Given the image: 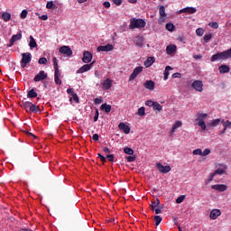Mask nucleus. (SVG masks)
<instances>
[{
	"mask_svg": "<svg viewBox=\"0 0 231 231\" xmlns=\"http://www.w3.org/2000/svg\"><path fill=\"white\" fill-rule=\"evenodd\" d=\"M147 23L142 18H133L130 20L129 29L134 30L135 28H145Z\"/></svg>",
	"mask_w": 231,
	"mask_h": 231,
	"instance_id": "2",
	"label": "nucleus"
},
{
	"mask_svg": "<svg viewBox=\"0 0 231 231\" xmlns=\"http://www.w3.org/2000/svg\"><path fill=\"white\" fill-rule=\"evenodd\" d=\"M210 154V149L207 148L202 152V156H208Z\"/></svg>",
	"mask_w": 231,
	"mask_h": 231,
	"instance_id": "57",
	"label": "nucleus"
},
{
	"mask_svg": "<svg viewBox=\"0 0 231 231\" xmlns=\"http://www.w3.org/2000/svg\"><path fill=\"white\" fill-rule=\"evenodd\" d=\"M150 207L155 214H162L163 212V206H160V199H156L155 200H152Z\"/></svg>",
	"mask_w": 231,
	"mask_h": 231,
	"instance_id": "3",
	"label": "nucleus"
},
{
	"mask_svg": "<svg viewBox=\"0 0 231 231\" xmlns=\"http://www.w3.org/2000/svg\"><path fill=\"white\" fill-rule=\"evenodd\" d=\"M138 116H145V107L141 106L137 111Z\"/></svg>",
	"mask_w": 231,
	"mask_h": 231,
	"instance_id": "38",
	"label": "nucleus"
},
{
	"mask_svg": "<svg viewBox=\"0 0 231 231\" xmlns=\"http://www.w3.org/2000/svg\"><path fill=\"white\" fill-rule=\"evenodd\" d=\"M54 77H60V69H59V67L54 68Z\"/></svg>",
	"mask_w": 231,
	"mask_h": 231,
	"instance_id": "54",
	"label": "nucleus"
},
{
	"mask_svg": "<svg viewBox=\"0 0 231 231\" xmlns=\"http://www.w3.org/2000/svg\"><path fill=\"white\" fill-rule=\"evenodd\" d=\"M29 46L31 50H33V48H37V42L35 41V38H33L32 35L29 37Z\"/></svg>",
	"mask_w": 231,
	"mask_h": 231,
	"instance_id": "26",
	"label": "nucleus"
},
{
	"mask_svg": "<svg viewBox=\"0 0 231 231\" xmlns=\"http://www.w3.org/2000/svg\"><path fill=\"white\" fill-rule=\"evenodd\" d=\"M196 33L197 35H199V37H203V33H205V30H203V28H198L196 30Z\"/></svg>",
	"mask_w": 231,
	"mask_h": 231,
	"instance_id": "46",
	"label": "nucleus"
},
{
	"mask_svg": "<svg viewBox=\"0 0 231 231\" xmlns=\"http://www.w3.org/2000/svg\"><path fill=\"white\" fill-rule=\"evenodd\" d=\"M226 59H231V48L227 51L214 54L210 60L211 62H216V60H226Z\"/></svg>",
	"mask_w": 231,
	"mask_h": 231,
	"instance_id": "1",
	"label": "nucleus"
},
{
	"mask_svg": "<svg viewBox=\"0 0 231 231\" xmlns=\"http://www.w3.org/2000/svg\"><path fill=\"white\" fill-rule=\"evenodd\" d=\"M118 129H120V131H123V133H125V134H129L131 133V127H129V125H125V123H120L118 125Z\"/></svg>",
	"mask_w": 231,
	"mask_h": 231,
	"instance_id": "14",
	"label": "nucleus"
},
{
	"mask_svg": "<svg viewBox=\"0 0 231 231\" xmlns=\"http://www.w3.org/2000/svg\"><path fill=\"white\" fill-rule=\"evenodd\" d=\"M191 88H193V89H195V91H198L199 93H203V81H193V83L191 84Z\"/></svg>",
	"mask_w": 231,
	"mask_h": 231,
	"instance_id": "7",
	"label": "nucleus"
},
{
	"mask_svg": "<svg viewBox=\"0 0 231 231\" xmlns=\"http://www.w3.org/2000/svg\"><path fill=\"white\" fill-rule=\"evenodd\" d=\"M175 28L174 23H166V30H168V32H174Z\"/></svg>",
	"mask_w": 231,
	"mask_h": 231,
	"instance_id": "37",
	"label": "nucleus"
},
{
	"mask_svg": "<svg viewBox=\"0 0 231 231\" xmlns=\"http://www.w3.org/2000/svg\"><path fill=\"white\" fill-rule=\"evenodd\" d=\"M46 8L49 10H55L56 6L53 5V1L47 2Z\"/></svg>",
	"mask_w": 231,
	"mask_h": 231,
	"instance_id": "39",
	"label": "nucleus"
},
{
	"mask_svg": "<svg viewBox=\"0 0 231 231\" xmlns=\"http://www.w3.org/2000/svg\"><path fill=\"white\" fill-rule=\"evenodd\" d=\"M162 217L160 216H155L154 217V221H155V226H158L160 225V223H162Z\"/></svg>",
	"mask_w": 231,
	"mask_h": 231,
	"instance_id": "41",
	"label": "nucleus"
},
{
	"mask_svg": "<svg viewBox=\"0 0 231 231\" xmlns=\"http://www.w3.org/2000/svg\"><path fill=\"white\" fill-rule=\"evenodd\" d=\"M144 88L146 89H149L150 91H152L154 89V86L155 83L152 80H147L144 84H143Z\"/></svg>",
	"mask_w": 231,
	"mask_h": 231,
	"instance_id": "21",
	"label": "nucleus"
},
{
	"mask_svg": "<svg viewBox=\"0 0 231 231\" xmlns=\"http://www.w3.org/2000/svg\"><path fill=\"white\" fill-rule=\"evenodd\" d=\"M213 190H217L218 192H225L228 189V187L225 184H215L211 186Z\"/></svg>",
	"mask_w": 231,
	"mask_h": 231,
	"instance_id": "13",
	"label": "nucleus"
},
{
	"mask_svg": "<svg viewBox=\"0 0 231 231\" xmlns=\"http://www.w3.org/2000/svg\"><path fill=\"white\" fill-rule=\"evenodd\" d=\"M59 52L61 53V55H64V57H71L73 55V51L69 46L63 45L59 49Z\"/></svg>",
	"mask_w": 231,
	"mask_h": 231,
	"instance_id": "6",
	"label": "nucleus"
},
{
	"mask_svg": "<svg viewBox=\"0 0 231 231\" xmlns=\"http://www.w3.org/2000/svg\"><path fill=\"white\" fill-rule=\"evenodd\" d=\"M60 76H54L55 84H57L58 86H60V84H62V80H60Z\"/></svg>",
	"mask_w": 231,
	"mask_h": 231,
	"instance_id": "49",
	"label": "nucleus"
},
{
	"mask_svg": "<svg viewBox=\"0 0 231 231\" xmlns=\"http://www.w3.org/2000/svg\"><path fill=\"white\" fill-rule=\"evenodd\" d=\"M98 116H99L98 109H97L95 116H94V122H97L98 121Z\"/></svg>",
	"mask_w": 231,
	"mask_h": 231,
	"instance_id": "61",
	"label": "nucleus"
},
{
	"mask_svg": "<svg viewBox=\"0 0 231 231\" xmlns=\"http://www.w3.org/2000/svg\"><path fill=\"white\" fill-rule=\"evenodd\" d=\"M111 108H112L111 105H107L106 103L102 104L100 106V110L105 111V113H111Z\"/></svg>",
	"mask_w": 231,
	"mask_h": 231,
	"instance_id": "23",
	"label": "nucleus"
},
{
	"mask_svg": "<svg viewBox=\"0 0 231 231\" xmlns=\"http://www.w3.org/2000/svg\"><path fill=\"white\" fill-rule=\"evenodd\" d=\"M93 59V54L89 51H84L83 52V58L82 60L85 62V64H89V61L92 60Z\"/></svg>",
	"mask_w": 231,
	"mask_h": 231,
	"instance_id": "15",
	"label": "nucleus"
},
{
	"mask_svg": "<svg viewBox=\"0 0 231 231\" xmlns=\"http://www.w3.org/2000/svg\"><path fill=\"white\" fill-rule=\"evenodd\" d=\"M199 127H201V129L203 131H205V129H207V125L205 124V121H199Z\"/></svg>",
	"mask_w": 231,
	"mask_h": 231,
	"instance_id": "51",
	"label": "nucleus"
},
{
	"mask_svg": "<svg viewBox=\"0 0 231 231\" xmlns=\"http://www.w3.org/2000/svg\"><path fill=\"white\" fill-rule=\"evenodd\" d=\"M2 19L5 21V23H8V21L12 19V14H10V13L5 12L2 14Z\"/></svg>",
	"mask_w": 231,
	"mask_h": 231,
	"instance_id": "29",
	"label": "nucleus"
},
{
	"mask_svg": "<svg viewBox=\"0 0 231 231\" xmlns=\"http://www.w3.org/2000/svg\"><path fill=\"white\" fill-rule=\"evenodd\" d=\"M21 19H26L28 17V10L23 9L20 14Z\"/></svg>",
	"mask_w": 231,
	"mask_h": 231,
	"instance_id": "45",
	"label": "nucleus"
},
{
	"mask_svg": "<svg viewBox=\"0 0 231 231\" xmlns=\"http://www.w3.org/2000/svg\"><path fill=\"white\" fill-rule=\"evenodd\" d=\"M172 70V67L171 66H166L165 70H164V77L163 79L164 80H169V71Z\"/></svg>",
	"mask_w": 231,
	"mask_h": 231,
	"instance_id": "30",
	"label": "nucleus"
},
{
	"mask_svg": "<svg viewBox=\"0 0 231 231\" xmlns=\"http://www.w3.org/2000/svg\"><path fill=\"white\" fill-rule=\"evenodd\" d=\"M112 87H113V79H106L102 83L103 91H107V89H111Z\"/></svg>",
	"mask_w": 231,
	"mask_h": 231,
	"instance_id": "11",
	"label": "nucleus"
},
{
	"mask_svg": "<svg viewBox=\"0 0 231 231\" xmlns=\"http://www.w3.org/2000/svg\"><path fill=\"white\" fill-rule=\"evenodd\" d=\"M219 72L224 75V73H229L230 72V67L227 65H221L219 67Z\"/></svg>",
	"mask_w": 231,
	"mask_h": 231,
	"instance_id": "25",
	"label": "nucleus"
},
{
	"mask_svg": "<svg viewBox=\"0 0 231 231\" xmlns=\"http://www.w3.org/2000/svg\"><path fill=\"white\" fill-rule=\"evenodd\" d=\"M38 64H48V60L45 57L40 58Z\"/></svg>",
	"mask_w": 231,
	"mask_h": 231,
	"instance_id": "48",
	"label": "nucleus"
},
{
	"mask_svg": "<svg viewBox=\"0 0 231 231\" xmlns=\"http://www.w3.org/2000/svg\"><path fill=\"white\" fill-rule=\"evenodd\" d=\"M37 92H35V89L32 88L27 92V98H37Z\"/></svg>",
	"mask_w": 231,
	"mask_h": 231,
	"instance_id": "27",
	"label": "nucleus"
},
{
	"mask_svg": "<svg viewBox=\"0 0 231 231\" xmlns=\"http://www.w3.org/2000/svg\"><path fill=\"white\" fill-rule=\"evenodd\" d=\"M68 95H70L69 102L70 104L74 101L75 104H80V99L79 98V95L75 93V89L73 88H68L67 89Z\"/></svg>",
	"mask_w": 231,
	"mask_h": 231,
	"instance_id": "5",
	"label": "nucleus"
},
{
	"mask_svg": "<svg viewBox=\"0 0 231 231\" xmlns=\"http://www.w3.org/2000/svg\"><path fill=\"white\" fill-rule=\"evenodd\" d=\"M183 201H185V195H181V196L178 197L176 199V203H178V204L183 203Z\"/></svg>",
	"mask_w": 231,
	"mask_h": 231,
	"instance_id": "47",
	"label": "nucleus"
},
{
	"mask_svg": "<svg viewBox=\"0 0 231 231\" xmlns=\"http://www.w3.org/2000/svg\"><path fill=\"white\" fill-rule=\"evenodd\" d=\"M204 42H208L212 40V33L205 34L203 37Z\"/></svg>",
	"mask_w": 231,
	"mask_h": 231,
	"instance_id": "42",
	"label": "nucleus"
},
{
	"mask_svg": "<svg viewBox=\"0 0 231 231\" xmlns=\"http://www.w3.org/2000/svg\"><path fill=\"white\" fill-rule=\"evenodd\" d=\"M223 127L225 128V131H226V129H230L231 122L229 120H226V122L223 123Z\"/></svg>",
	"mask_w": 231,
	"mask_h": 231,
	"instance_id": "44",
	"label": "nucleus"
},
{
	"mask_svg": "<svg viewBox=\"0 0 231 231\" xmlns=\"http://www.w3.org/2000/svg\"><path fill=\"white\" fill-rule=\"evenodd\" d=\"M153 109L154 111H162L163 109V106H162V105H160V103L155 102L153 103Z\"/></svg>",
	"mask_w": 231,
	"mask_h": 231,
	"instance_id": "35",
	"label": "nucleus"
},
{
	"mask_svg": "<svg viewBox=\"0 0 231 231\" xmlns=\"http://www.w3.org/2000/svg\"><path fill=\"white\" fill-rule=\"evenodd\" d=\"M177 50L176 45H168L166 47V52L168 53V55H172V53H174Z\"/></svg>",
	"mask_w": 231,
	"mask_h": 231,
	"instance_id": "24",
	"label": "nucleus"
},
{
	"mask_svg": "<svg viewBox=\"0 0 231 231\" xmlns=\"http://www.w3.org/2000/svg\"><path fill=\"white\" fill-rule=\"evenodd\" d=\"M142 71H143V67H136L134 71L131 73L130 77H129V81L131 80H134V79H136L139 75V73H141Z\"/></svg>",
	"mask_w": 231,
	"mask_h": 231,
	"instance_id": "10",
	"label": "nucleus"
},
{
	"mask_svg": "<svg viewBox=\"0 0 231 231\" xmlns=\"http://www.w3.org/2000/svg\"><path fill=\"white\" fill-rule=\"evenodd\" d=\"M106 158H107L108 162H115V155H113V154L106 155Z\"/></svg>",
	"mask_w": 231,
	"mask_h": 231,
	"instance_id": "60",
	"label": "nucleus"
},
{
	"mask_svg": "<svg viewBox=\"0 0 231 231\" xmlns=\"http://www.w3.org/2000/svg\"><path fill=\"white\" fill-rule=\"evenodd\" d=\"M220 124H221V119L217 118V119L211 120L209 123V125L211 127H217V125H219Z\"/></svg>",
	"mask_w": 231,
	"mask_h": 231,
	"instance_id": "32",
	"label": "nucleus"
},
{
	"mask_svg": "<svg viewBox=\"0 0 231 231\" xmlns=\"http://www.w3.org/2000/svg\"><path fill=\"white\" fill-rule=\"evenodd\" d=\"M32 103L30 101H23L22 106L28 112L32 107Z\"/></svg>",
	"mask_w": 231,
	"mask_h": 231,
	"instance_id": "28",
	"label": "nucleus"
},
{
	"mask_svg": "<svg viewBox=\"0 0 231 231\" xmlns=\"http://www.w3.org/2000/svg\"><path fill=\"white\" fill-rule=\"evenodd\" d=\"M94 104H97V105L102 104V99H101V98H98V97L95 98V99H94Z\"/></svg>",
	"mask_w": 231,
	"mask_h": 231,
	"instance_id": "63",
	"label": "nucleus"
},
{
	"mask_svg": "<svg viewBox=\"0 0 231 231\" xmlns=\"http://www.w3.org/2000/svg\"><path fill=\"white\" fill-rule=\"evenodd\" d=\"M196 12H198V9H196L195 7H186L183 9H180L179 14H196Z\"/></svg>",
	"mask_w": 231,
	"mask_h": 231,
	"instance_id": "17",
	"label": "nucleus"
},
{
	"mask_svg": "<svg viewBox=\"0 0 231 231\" xmlns=\"http://www.w3.org/2000/svg\"><path fill=\"white\" fill-rule=\"evenodd\" d=\"M94 64H95V62H91L90 64L83 65L81 68H79L77 70V73H86V71H89L91 69V68H93Z\"/></svg>",
	"mask_w": 231,
	"mask_h": 231,
	"instance_id": "12",
	"label": "nucleus"
},
{
	"mask_svg": "<svg viewBox=\"0 0 231 231\" xmlns=\"http://www.w3.org/2000/svg\"><path fill=\"white\" fill-rule=\"evenodd\" d=\"M172 79H181V73L180 72L173 73Z\"/></svg>",
	"mask_w": 231,
	"mask_h": 231,
	"instance_id": "59",
	"label": "nucleus"
},
{
	"mask_svg": "<svg viewBox=\"0 0 231 231\" xmlns=\"http://www.w3.org/2000/svg\"><path fill=\"white\" fill-rule=\"evenodd\" d=\"M48 79V73H45L44 70H41L33 79L34 82H42Z\"/></svg>",
	"mask_w": 231,
	"mask_h": 231,
	"instance_id": "9",
	"label": "nucleus"
},
{
	"mask_svg": "<svg viewBox=\"0 0 231 231\" xmlns=\"http://www.w3.org/2000/svg\"><path fill=\"white\" fill-rule=\"evenodd\" d=\"M100 137L98 136V134H93V136H92V140H94V142H98V139H99Z\"/></svg>",
	"mask_w": 231,
	"mask_h": 231,
	"instance_id": "62",
	"label": "nucleus"
},
{
	"mask_svg": "<svg viewBox=\"0 0 231 231\" xmlns=\"http://www.w3.org/2000/svg\"><path fill=\"white\" fill-rule=\"evenodd\" d=\"M159 14L162 17H167V14L165 13V6L162 5L159 8Z\"/></svg>",
	"mask_w": 231,
	"mask_h": 231,
	"instance_id": "36",
	"label": "nucleus"
},
{
	"mask_svg": "<svg viewBox=\"0 0 231 231\" xmlns=\"http://www.w3.org/2000/svg\"><path fill=\"white\" fill-rule=\"evenodd\" d=\"M124 152L125 154H128L129 156H133V154H134V150H133L132 148L126 147L124 149Z\"/></svg>",
	"mask_w": 231,
	"mask_h": 231,
	"instance_id": "34",
	"label": "nucleus"
},
{
	"mask_svg": "<svg viewBox=\"0 0 231 231\" xmlns=\"http://www.w3.org/2000/svg\"><path fill=\"white\" fill-rule=\"evenodd\" d=\"M219 216H221V210L219 209H213L211 210L210 214H209V217L210 219H217V217H219Z\"/></svg>",
	"mask_w": 231,
	"mask_h": 231,
	"instance_id": "20",
	"label": "nucleus"
},
{
	"mask_svg": "<svg viewBox=\"0 0 231 231\" xmlns=\"http://www.w3.org/2000/svg\"><path fill=\"white\" fill-rule=\"evenodd\" d=\"M113 45L106 44V45H100L97 47V51H113Z\"/></svg>",
	"mask_w": 231,
	"mask_h": 231,
	"instance_id": "18",
	"label": "nucleus"
},
{
	"mask_svg": "<svg viewBox=\"0 0 231 231\" xmlns=\"http://www.w3.org/2000/svg\"><path fill=\"white\" fill-rule=\"evenodd\" d=\"M32 62V53L30 52H24L22 54V60H21V68H26L28 64Z\"/></svg>",
	"mask_w": 231,
	"mask_h": 231,
	"instance_id": "4",
	"label": "nucleus"
},
{
	"mask_svg": "<svg viewBox=\"0 0 231 231\" xmlns=\"http://www.w3.org/2000/svg\"><path fill=\"white\" fill-rule=\"evenodd\" d=\"M209 26L211 28H214L215 30H217L219 28V23H217V22H212L209 23Z\"/></svg>",
	"mask_w": 231,
	"mask_h": 231,
	"instance_id": "50",
	"label": "nucleus"
},
{
	"mask_svg": "<svg viewBox=\"0 0 231 231\" xmlns=\"http://www.w3.org/2000/svg\"><path fill=\"white\" fill-rule=\"evenodd\" d=\"M39 111H41V108L39 107V106L32 103V105L31 106V109L27 110V113L37 114V113H39Z\"/></svg>",
	"mask_w": 231,
	"mask_h": 231,
	"instance_id": "22",
	"label": "nucleus"
},
{
	"mask_svg": "<svg viewBox=\"0 0 231 231\" xmlns=\"http://www.w3.org/2000/svg\"><path fill=\"white\" fill-rule=\"evenodd\" d=\"M126 162H128L129 163L135 162L136 160V156H127L126 158Z\"/></svg>",
	"mask_w": 231,
	"mask_h": 231,
	"instance_id": "53",
	"label": "nucleus"
},
{
	"mask_svg": "<svg viewBox=\"0 0 231 231\" xmlns=\"http://www.w3.org/2000/svg\"><path fill=\"white\" fill-rule=\"evenodd\" d=\"M181 125H183L181 121H176L175 124L172 125V128L176 131V129H179Z\"/></svg>",
	"mask_w": 231,
	"mask_h": 231,
	"instance_id": "40",
	"label": "nucleus"
},
{
	"mask_svg": "<svg viewBox=\"0 0 231 231\" xmlns=\"http://www.w3.org/2000/svg\"><path fill=\"white\" fill-rule=\"evenodd\" d=\"M23 39V34L18 32L17 34H14L11 38L12 42H16V41H21Z\"/></svg>",
	"mask_w": 231,
	"mask_h": 231,
	"instance_id": "31",
	"label": "nucleus"
},
{
	"mask_svg": "<svg viewBox=\"0 0 231 231\" xmlns=\"http://www.w3.org/2000/svg\"><path fill=\"white\" fill-rule=\"evenodd\" d=\"M222 168H217L213 174L215 176H217V174H218V176H223V174H226V165H221Z\"/></svg>",
	"mask_w": 231,
	"mask_h": 231,
	"instance_id": "19",
	"label": "nucleus"
},
{
	"mask_svg": "<svg viewBox=\"0 0 231 231\" xmlns=\"http://www.w3.org/2000/svg\"><path fill=\"white\" fill-rule=\"evenodd\" d=\"M154 101H152V100H147L146 102H145V106H148L149 107H153V106H154Z\"/></svg>",
	"mask_w": 231,
	"mask_h": 231,
	"instance_id": "56",
	"label": "nucleus"
},
{
	"mask_svg": "<svg viewBox=\"0 0 231 231\" xmlns=\"http://www.w3.org/2000/svg\"><path fill=\"white\" fill-rule=\"evenodd\" d=\"M52 62H53L54 68H59V60H57V58L54 57L52 59Z\"/></svg>",
	"mask_w": 231,
	"mask_h": 231,
	"instance_id": "58",
	"label": "nucleus"
},
{
	"mask_svg": "<svg viewBox=\"0 0 231 231\" xmlns=\"http://www.w3.org/2000/svg\"><path fill=\"white\" fill-rule=\"evenodd\" d=\"M97 158H99L102 163H106V157L104 155H102L101 153H97Z\"/></svg>",
	"mask_w": 231,
	"mask_h": 231,
	"instance_id": "55",
	"label": "nucleus"
},
{
	"mask_svg": "<svg viewBox=\"0 0 231 231\" xmlns=\"http://www.w3.org/2000/svg\"><path fill=\"white\" fill-rule=\"evenodd\" d=\"M193 154H195V156H202V151L201 149H196L193 151Z\"/></svg>",
	"mask_w": 231,
	"mask_h": 231,
	"instance_id": "52",
	"label": "nucleus"
},
{
	"mask_svg": "<svg viewBox=\"0 0 231 231\" xmlns=\"http://www.w3.org/2000/svg\"><path fill=\"white\" fill-rule=\"evenodd\" d=\"M145 42V39L143 38V36H136L135 37V46H137V48H143V42Z\"/></svg>",
	"mask_w": 231,
	"mask_h": 231,
	"instance_id": "16",
	"label": "nucleus"
},
{
	"mask_svg": "<svg viewBox=\"0 0 231 231\" xmlns=\"http://www.w3.org/2000/svg\"><path fill=\"white\" fill-rule=\"evenodd\" d=\"M112 1L116 5V6H120V5H122V0H112Z\"/></svg>",
	"mask_w": 231,
	"mask_h": 231,
	"instance_id": "64",
	"label": "nucleus"
},
{
	"mask_svg": "<svg viewBox=\"0 0 231 231\" xmlns=\"http://www.w3.org/2000/svg\"><path fill=\"white\" fill-rule=\"evenodd\" d=\"M156 167L158 171H161L162 174H167L168 172H171V169L170 165L163 166V164H162L161 162H157Z\"/></svg>",
	"mask_w": 231,
	"mask_h": 231,
	"instance_id": "8",
	"label": "nucleus"
},
{
	"mask_svg": "<svg viewBox=\"0 0 231 231\" xmlns=\"http://www.w3.org/2000/svg\"><path fill=\"white\" fill-rule=\"evenodd\" d=\"M151 60H152V61L151 62ZM153 63H154V58L149 57V58L147 59V62H145V66H146L147 68H149V66H152Z\"/></svg>",
	"mask_w": 231,
	"mask_h": 231,
	"instance_id": "43",
	"label": "nucleus"
},
{
	"mask_svg": "<svg viewBox=\"0 0 231 231\" xmlns=\"http://www.w3.org/2000/svg\"><path fill=\"white\" fill-rule=\"evenodd\" d=\"M207 116H208V114L198 113V114H197V120H198V122L204 121L205 118H207Z\"/></svg>",
	"mask_w": 231,
	"mask_h": 231,
	"instance_id": "33",
	"label": "nucleus"
}]
</instances>
